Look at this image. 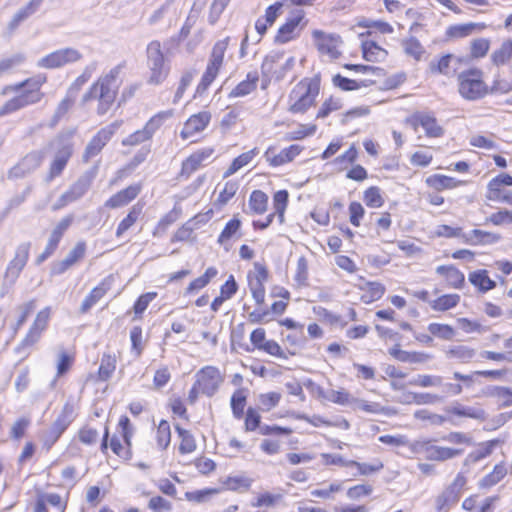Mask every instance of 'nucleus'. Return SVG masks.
Segmentation results:
<instances>
[{"label": "nucleus", "mask_w": 512, "mask_h": 512, "mask_svg": "<svg viewBox=\"0 0 512 512\" xmlns=\"http://www.w3.org/2000/svg\"><path fill=\"white\" fill-rule=\"evenodd\" d=\"M46 81L47 77L45 75L38 74L22 82L5 86L1 91L2 95H7L12 92L18 94L0 107V117L39 103L44 96L41 92V87Z\"/></svg>", "instance_id": "f257e3e1"}, {"label": "nucleus", "mask_w": 512, "mask_h": 512, "mask_svg": "<svg viewBox=\"0 0 512 512\" xmlns=\"http://www.w3.org/2000/svg\"><path fill=\"white\" fill-rule=\"evenodd\" d=\"M31 244L29 242L21 243L15 250L13 259L9 262L5 274L3 283L5 286H12L17 281L21 271L26 266L29 259Z\"/></svg>", "instance_id": "1a4fd4ad"}, {"label": "nucleus", "mask_w": 512, "mask_h": 512, "mask_svg": "<svg viewBox=\"0 0 512 512\" xmlns=\"http://www.w3.org/2000/svg\"><path fill=\"white\" fill-rule=\"evenodd\" d=\"M49 146L55 152L46 177L48 182L61 175L74 150L72 141L65 137L56 138L50 142Z\"/></svg>", "instance_id": "20e7f679"}, {"label": "nucleus", "mask_w": 512, "mask_h": 512, "mask_svg": "<svg viewBox=\"0 0 512 512\" xmlns=\"http://www.w3.org/2000/svg\"><path fill=\"white\" fill-rule=\"evenodd\" d=\"M241 227V221L237 218L231 219L224 229L222 230L221 234L218 237L217 242L220 245H224L227 241H229L240 229Z\"/></svg>", "instance_id": "6e6d98bb"}, {"label": "nucleus", "mask_w": 512, "mask_h": 512, "mask_svg": "<svg viewBox=\"0 0 512 512\" xmlns=\"http://www.w3.org/2000/svg\"><path fill=\"white\" fill-rule=\"evenodd\" d=\"M342 108V101L339 98L330 97L325 100L320 110L318 111L316 118H325L333 111H337Z\"/></svg>", "instance_id": "e2e57ef3"}, {"label": "nucleus", "mask_w": 512, "mask_h": 512, "mask_svg": "<svg viewBox=\"0 0 512 512\" xmlns=\"http://www.w3.org/2000/svg\"><path fill=\"white\" fill-rule=\"evenodd\" d=\"M176 430L181 439L179 446L180 453L187 454L193 452L196 449V443L193 435L179 426H176Z\"/></svg>", "instance_id": "49530a36"}, {"label": "nucleus", "mask_w": 512, "mask_h": 512, "mask_svg": "<svg viewBox=\"0 0 512 512\" xmlns=\"http://www.w3.org/2000/svg\"><path fill=\"white\" fill-rule=\"evenodd\" d=\"M146 55L147 65L150 70L148 82L155 85L162 83L169 73V66L165 63L160 41H151L147 45Z\"/></svg>", "instance_id": "39448f33"}, {"label": "nucleus", "mask_w": 512, "mask_h": 512, "mask_svg": "<svg viewBox=\"0 0 512 512\" xmlns=\"http://www.w3.org/2000/svg\"><path fill=\"white\" fill-rule=\"evenodd\" d=\"M76 98L70 95L69 93H66V96L64 99L58 104L54 115L52 117V123L51 125H56L59 120L64 117V115L71 109V107L74 105Z\"/></svg>", "instance_id": "3c124183"}, {"label": "nucleus", "mask_w": 512, "mask_h": 512, "mask_svg": "<svg viewBox=\"0 0 512 512\" xmlns=\"http://www.w3.org/2000/svg\"><path fill=\"white\" fill-rule=\"evenodd\" d=\"M314 44L318 51L327 55L332 59H336L340 56L338 47L341 44L340 36L336 34H328L322 30H314L312 32Z\"/></svg>", "instance_id": "f3484780"}, {"label": "nucleus", "mask_w": 512, "mask_h": 512, "mask_svg": "<svg viewBox=\"0 0 512 512\" xmlns=\"http://www.w3.org/2000/svg\"><path fill=\"white\" fill-rule=\"evenodd\" d=\"M94 69H95V66L86 67L85 70L83 71V73L79 77H77L76 80L68 88L67 93H69L73 97L77 98L79 91L90 79Z\"/></svg>", "instance_id": "603ef678"}, {"label": "nucleus", "mask_w": 512, "mask_h": 512, "mask_svg": "<svg viewBox=\"0 0 512 512\" xmlns=\"http://www.w3.org/2000/svg\"><path fill=\"white\" fill-rule=\"evenodd\" d=\"M317 126L315 124H299L297 129L285 135V140H301L307 136H312L316 132Z\"/></svg>", "instance_id": "09e8293b"}, {"label": "nucleus", "mask_w": 512, "mask_h": 512, "mask_svg": "<svg viewBox=\"0 0 512 512\" xmlns=\"http://www.w3.org/2000/svg\"><path fill=\"white\" fill-rule=\"evenodd\" d=\"M268 203V196L261 190H254L249 199V206L257 214H262L266 211Z\"/></svg>", "instance_id": "c03bdc74"}, {"label": "nucleus", "mask_w": 512, "mask_h": 512, "mask_svg": "<svg viewBox=\"0 0 512 512\" xmlns=\"http://www.w3.org/2000/svg\"><path fill=\"white\" fill-rule=\"evenodd\" d=\"M288 192L286 190L277 191L273 197L275 213L278 215L280 223L284 221V212L288 202Z\"/></svg>", "instance_id": "5fc2aeb1"}, {"label": "nucleus", "mask_w": 512, "mask_h": 512, "mask_svg": "<svg viewBox=\"0 0 512 512\" xmlns=\"http://www.w3.org/2000/svg\"><path fill=\"white\" fill-rule=\"evenodd\" d=\"M238 190V183L235 181H227L224 188L219 193L217 202L220 205H225L236 194Z\"/></svg>", "instance_id": "338daca9"}, {"label": "nucleus", "mask_w": 512, "mask_h": 512, "mask_svg": "<svg viewBox=\"0 0 512 512\" xmlns=\"http://www.w3.org/2000/svg\"><path fill=\"white\" fill-rule=\"evenodd\" d=\"M82 54L75 48L67 47L51 52L37 61L39 68L57 69L79 61Z\"/></svg>", "instance_id": "6e6552de"}, {"label": "nucleus", "mask_w": 512, "mask_h": 512, "mask_svg": "<svg viewBox=\"0 0 512 512\" xmlns=\"http://www.w3.org/2000/svg\"><path fill=\"white\" fill-rule=\"evenodd\" d=\"M44 157L45 153L43 151L28 153L8 171V178L14 180L25 177L41 165Z\"/></svg>", "instance_id": "2eb2a0df"}, {"label": "nucleus", "mask_w": 512, "mask_h": 512, "mask_svg": "<svg viewBox=\"0 0 512 512\" xmlns=\"http://www.w3.org/2000/svg\"><path fill=\"white\" fill-rule=\"evenodd\" d=\"M43 2L44 0H30L24 7L19 9L9 23L10 30H15L20 23L34 15L39 10Z\"/></svg>", "instance_id": "393cba45"}, {"label": "nucleus", "mask_w": 512, "mask_h": 512, "mask_svg": "<svg viewBox=\"0 0 512 512\" xmlns=\"http://www.w3.org/2000/svg\"><path fill=\"white\" fill-rule=\"evenodd\" d=\"M434 440H417L410 444V449L415 454H422L432 461H447L463 453V449H455L436 445Z\"/></svg>", "instance_id": "423d86ee"}, {"label": "nucleus", "mask_w": 512, "mask_h": 512, "mask_svg": "<svg viewBox=\"0 0 512 512\" xmlns=\"http://www.w3.org/2000/svg\"><path fill=\"white\" fill-rule=\"evenodd\" d=\"M219 70H220L219 67H215L210 64L207 65L206 70L201 78L200 83L198 84V87H197L198 93L204 92L210 86V84L214 81V79L218 75Z\"/></svg>", "instance_id": "052dcab7"}, {"label": "nucleus", "mask_w": 512, "mask_h": 512, "mask_svg": "<svg viewBox=\"0 0 512 512\" xmlns=\"http://www.w3.org/2000/svg\"><path fill=\"white\" fill-rule=\"evenodd\" d=\"M460 302L458 294H445L435 300L429 301L430 307L435 311L444 312L452 309Z\"/></svg>", "instance_id": "72a5a7b5"}, {"label": "nucleus", "mask_w": 512, "mask_h": 512, "mask_svg": "<svg viewBox=\"0 0 512 512\" xmlns=\"http://www.w3.org/2000/svg\"><path fill=\"white\" fill-rule=\"evenodd\" d=\"M436 272L444 275L448 284L453 288H461L465 282L464 274L454 266H439Z\"/></svg>", "instance_id": "7c9ffc66"}, {"label": "nucleus", "mask_w": 512, "mask_h": 512, "mask_svg": "<svg viewBox=\"0 0 512 512\" xmlns=\"http://www.w3.org/2000/svg\"><path fill=\"white\" fill-rule=\"evenodd\" d=\"M304 15L303 10H296L292 12L286 23L279 28L278 33L275 36V42L284 44L297 38L300 31L306 25V22H303Z\"/></svg>", "instance_id": "4468645a"}, {"label": "nucleus", "mask_w": 512, "mask_h": 512, "mask_svg": "<svg viewBox=\"0 0 512 512\" xmlns=\"http://www.w3.org/2000/svg\"><path fill=\"white\" fill-rule=\"evenodd\" d=\"M448 359H456L461 363H468L476 355V351L466 345H454L445 351Z\"/></svg>", "instance_id": "2f4dec72"}, {"label": "nucleus", "mask_w": 512, "mask_h": 512, "mask_svg": "<svg viewBox=\"0 0 512 512\" xmlns=\"http://www.w3.org/2000/svg\"><path fill=\"white\" fill-rule=\"evenodd\" d=\"M465 241L471 245H488L497 243L501 236L496 233L474 229L464 235Z\"/></svg>", "instance_id": "a878e982"}, {"label": "nucleus", "mask_w": 512, "mask_h": 512, "mask_svg": "<svg viewBox=\"0 0 512 512\" xmlns=\"http://www.w3.org/2000/svg\"><path fill=\"white\" fill-rule=\"evenodd\" d=\"M258 153L257 149L254 148L250 151H247L245 153H242L241 155H239L238 157H236L231 165L229 166V168L226 170V172L224 173V178H227L231 175H233L234 173H236L239 169H241L242 167H244L245 165L249 164L252 159L254 158V156Z\"/></svg>", "instance_id": "e433bc0d"}, {"label": "nucleus", "mask_w": 512, "mask_h": 512, "mask_svg": "<svg viewBox=\"0 0 512 512\" xmlns=\"http://www.w3.org/2000/svg\"><path fill=\"white\" fill-rule=\"evenodd\" d=\"M301 151L302 147L299 145H291L281 150L278 154H274L273 149L269 148L265 152V157L272 166H280L292 161Z\"/></svg>", "instance_id": "b1692460"}, {"label": "nucleus", "mask_w": 512, "mask_h": 512, "mask_svg": "<svg viewBox=\"0 0 512 512\" xmlns=\"http://www.w3.org/2000/svg\"><path fill=\"white\" fill-rule=\"evenodd\" d=\"M114 278L112 275L104 278L98 286L92 289L80 306L81 313H87L112 287Z\"/></svg>", "instance_id": "412c9836"}, {"label": "nucleus", "mask_w": 512, "mask_h": 512, "mask_svg": "<svg viewBox=\"0 0 512 512\" xmlns=\"http://www.w3.org/2000/svg\"><path fill=\"white\" fill-rule=\"evenodd\" d=\"M351 406L353 407L354 410L358 409L370 414H380L384 410L381 404L377 402H368L366 400L354 397Z\"/></svg>", "instance_id": "4d7b16f0"}, {"label": "nucleus", "mask_w": 512, "mask_h": 512, "mask_svg": "<svg viewBox=\"0 0 512 512\" xmlns=\"http://www.w3.org/2000/svg\"><path fill=\"white\" fill-rule=\"evenodd\" d=\"M195 377V382L200 387L201 394L208 397L213 396L224 381L220 370L215 366L203 367L196 373Z\"/></svg>", "instance_id": "9b49d317"}, {"label": "nucleus", "mask_w": 512, "mask_h": 512, "mask_svg": "<svg viewBox=\"0 0 512 512\" xmlns=\"http://www.w3.org/2000/svg\"><path fill=\"white\" fill-rule=\"evenodd\" d=\"M407 122L417 130L423 128L428 138H440L444 135L445 129L438 123L436 117L429 112H415L407 119Z\"/></svg>", "instance_id": "ddd939ff"}, {"label": "nucleus", "mask_w": 512, "mask_h": 512, "mask_svg": "<svg viewBox=\"0 0 512 512\" xmlns=\"http://www.w3.org/2000/svg\"><path fill=\"white\" fill-rule=\"evenodd\" d=\"M211 120V115L207 111H202L192 115L184 124L180 136L183 140L192 138L194 135L202 132Z\"/></svg>", "instance_id": "aec40b11"}, {"label": "nucleus", "mask_w": 512, "mask_h": 512, "mask_svg": "<svg viewBox=\"0 0 512 512\" xmlns=\"http://www.w3.org/2000/svg\"><path fill=\"white\" fill-rule=\"evenodd\" d=\"M459 93L468 100H477L487 94V86L482 80V72L469 70L459 75Z\"/></svg>", "instance_id": "0eeeda50"}, {"label": "nucleus", "mask_w": 512, "mask_h": 512, "mask_svg": "<svg viewBox=\"0 0 512 512\" xmlns=\"http://www.w3.org/2000/svg\"><path fill=\"white\" fill-rule=\"evenodd\" d=\"M484 26L477 23H468L452 26L448 29V35L455 38H462L470 35L476 28H483Z\"/></svg>", "instance_id": "bf43d9fd"}, {"label": "nucleus", "mask_w": 512, "mask_h": 512, "mask_svg": "<svg viewBox=\"0 0 512 512\" xmlns=\"http://www.w3.org/2000/svg\"><path fill=\"white\" fill-rule=\"evenodd\" d=\"M141 191L139 184L130 185L127 188L117 192L105 202V207L110 209L119 208L127 205L134 200Z\"/></svg>", "instance_id": "5701e85b"}, {"label": "nucleus", "mask_w": 512, "mask_h": 512, "mask_svg": "<svg viewBox=\"0 0 512 512\" xmlns=\"http://www.w3.org/2000/svg\"><path fill=\"white\" fill-rule=\"evenodd\" d=\"M459 62V59L452 55L446 54L442 56L437 62H430V70L432 73H440L444 75H450L456 71V66Z\"/></svg>", "instance_id": "bb28decb"}, {"label": "nucleus", "mask_w": 512, "mask_h": 512, "mask_svg": "<svg viewBox=\"0 0 512 512\" xmlns=\"http://www.w3.org/2000/svg\"><path fill=\"white\" fill-rule=\"evenodd\" d=\"M495 226L512 223V211L503 209L498 212L492 213L486 220Z\"/></svg>", "instance_id": "774afa93"}, {"label": "nucleus", "mask_w": 512, "mask_h": 512, "mask_svg": "<svg viewBox=\"0 0 512 512\" xmlns=\"http://www.w3.org/2000/svg\"><path fill=\"white\" fill-rule=\"evenodd\" d=\"M410 384L421 387L441 386L443 379L436 375H418L417 378L410 381Z\"/></svg>", "instance_id": "69168bd1"}, {"label": "nucleus", "mask_w": 512, "mask_h": 512, "mask_svg": "<svg viewBox=\"0 0 512 512\" xmlns=\"http://www.w3.org/2000/svg\"><path fill=\"white\" fill-rule=\"evenodd\" d=\"M213 154L214 149L211 147H205L200 150H197L196 152L191 154L186 160L183 161L181 174L190 176L200 167L210 163Z\"/></svg>", "instance_id": "6ab92c4d"}, {"label": "nucleus", "mask_w": 512, "mask_h": 512, "mask_svg": "<svg viewBox=\"0 0 512 512\" xmlns=\"http://www.w3.org/2000/svg\"><path fill=\"white\" fill-rule=\"evenodd\" d=\"M327 400L339 404V405H352L353 396H351L344 389L342 390H330L326 394L320 393Z\"/></svg>", "instance_id": "864d4df0"}, {"label": "nucleus", "mask_w": 512, "mask_h": 512, "mask_svg": "<svg viewBox=\"0 0 512 512\" xmlns=\"http://www.w3.org/2000/svg\"><path fill=\"white\" fill-rule=\"evenodd\" d=\"M402 46L406 55L419 61L425 53V49L417 38L411 36L402 41Z\"/></svg>", "instance_id": "ea45409f"}, {"label": "nucleus", "mask_w": 512, "mask_h": 512, "mask_svg": "<svg viewBox=\"0 0 512 512\" xmlns=\"http://www.w3.org/2000/svg\"><path fill=\"white\" fill-rule=\"evenodd\" d=\"M72 413V407L66 404L46 434L45 445L48 448H50L68 428L72 422Z\"/></svg>", "instance_id": "a211bd4d"}, {"label": "nucleus", "mask_w": 512, "mask_h": 512, "mask_svg": "<svg viewBox=\"0 0 512 512\" xmlns=\"http://www.w3.org/2000/svg\"><path fill=\"white\" fill-rule=\"evenodd\" d=\"M362 51L364 59L370 62L378 61L379 56L385 53V51L382 48H380L374 42L370 41L363 43Z\"/></svg>", "instance_id": "680f3d73"}, {"label": "nucleus", "mask_w": 512, "mask_h": 512, "mask_svg": "<svg viewBox=\"0 0 512 512\" xmlns=\"http://www.w3.org/2000/svg\"><path fill=\"white\" fill-rule=\"evenodd\" d=\"M464 483L465 482H453L437 497L436 508L438 512H447L449 507L459 500L463 491Z\"/></svg>", "instance_id": "4be33fe9"}, {"label": "nucleus", "mask_w": 512, "mask_h": 512, "mask_svg": "<svg viewBox=\"0 0 512 512\" xmlns=\"http://www.w3.org/2000/svg\"><path fill=\"white\" fill-rule=\"evenodd\" d=\"M116 369V358L111 354H104L98 370V377L102 381L108 380Z\"/></svg>", "instance_id": "37998d69"}, {"label": "nucleus", "mask_w": 512, "mask_h": 512, "mask_svg": "<svg viewBox=\"0 0 512 512\" xmlns=\"http://www.w3.org/2000/svg\"><path fill=\"white\" fill-rule=\"evenodd\" d=\"M259 80L258 73L249 72L245 80L241 81L230 93L232 97H243L250 94L257 87Z\"/></svg>", "instance_id": "c85d7f7f"}, {"label": "nucleus", "mask_w": 512, "mask_h": 512, "mask_svg": "<svg viewBox=\"0 0 512 512\" xmlns=\"http://www.w3.org/2000/svg\"><path fill=\"white\" fill-rule=\"evenodd\" d=\"M142 208L134 205L128 212L127 216L118 224L116 229V237H121L128 231L139 219Z\"/></svg>", "instance_id": "f704fd0d"}, {"label": "nucleus", "mask_w": 512, "mask_h": 512, "mask_svg": "<svg viewBox=\"0 0 512 512\" xmlns=\"http://www.w3.org/2000/svg\"><path fill=\"white\" fill-rule=\"evenodd\" d=\"M221 489L216 488H206L202 490L186 492V498L190 501H195L198 503L207 501L211 496L218 494Z\"/></svg>", "instance_id": "0e129e2a"}, {"label": "nucleus", "mask_w": 512, "mask_h": 512, "mask_svg": "<svg viewBox=\"0 0 512 512\" xmlns=\"http://www.w3.org/2000/svg\"><path fill=\"white\" fill-rule=\"evenodd\" d=\"M512 58V40L502 43L501 47L491 54L492 62L497 65H504Z\"/></svg>", "instance_id": "79ce46f5"}, {"label": "nucleus", "mask_w": 512, "mask_h": 512, "mask_svg": "<svg viewBox=\"0 0 512 512\" xmlns=\"http://www.w3.org/2000/svg\"><path fill=\"white\" fill-rule=\"evenodd\" d=\"M122 65L113 67L107 74L101 76L91 88L83 95V104L90 100L97 99V113L104 115L114 103L120 87L119 75Z\"/></svg>", "instance_id": "f03ea898"}, {"label": "nucleus", "mask_w": 512, "mask_h": 512, "mask_svg": "<svg viewBox=\"0 0 512 512\" xmlns=\"http://www.w3.org/2000/svg\"><path fill=\"white\" fill-rule=\"evenodd\" d=\"M332 82L334 86L340 88L343 91H353L363 87H369L376 83L375 80L365 79V80H353L346 77L341 76L340 74L335 75L332 78Z\"/></svg>", "instance_id": "cd10ccee"}, {"label": "nucleus", "mask_w": 512, "mask_h": 512, "mask_svg": "<svg viewBox=\"0 0 512 512\" xmlns=\"http://www.w3.org/2000/svg\"><path fill=\"white\" fill-rule=\"evenodd\" d=\"M451 412L457 416L469 417L481 421L486 419L485 411L479 407H465L457 405L452 408Z\"/></svg>", "instance_id": "a18cd8bd"}, {"label": "nucleus", "mask_w": 512, "mask_h": 512, "mask_svg": "<svg viewBox=\"0 0 512 512\" xmlns=\"http://www.w3.org/2000/svg\"><path fill=\"white\" fill-rule=\"evenodd\" d=\"M173 116V110L162 111L154 115L143 127L148 135L152 138L154 133L162 126L165 120Z\"/></svg>", "instance_id": "a19ab883"}, {"label": "nucleus", "mask_w": 512, "mask_h": 512, "mask_svg": "<svg viewBox=\"0 0 512 512\" xmlns=\"http://www.w3.org/2000/svg\"><path fill=\"white\" fill-rule=\"evenodd\" d=\"M91 186V178L84 175L77 179L69 189L64 192L57 202L53 205V210H59L66 205L73 203L82 198Z\"/></svg>", "instance_id": "dca6fc26"}, {"label": "nucleus", "mask_w": 512, "mask_h": 512, "mask_svg": "<svg viewBox=\"0 0 512 512\" xmlns=\"http://www.w3.org/2000/svg\"><path fill=\"white\" fill-rule=\"evenodd\" d=\"M469 281L481 292H487L495 288L496 283L488 276L485 269L477 270L469 274Z\"/></svg>", "instance_id": "c756f323"}, {"label": "nucleus", "mask_w": 512, "mask_h": 512, "mask_svg": "<svg viewBox=\"0 0 512 512\" xmlns=\"http://www.w3.org/2000/svg\"><path fill=\"white\" fill-rule=\"evenodd\" d=\"M218 271L214 267H209L206 269L205 273L194 279L186 288L185 294H192L205 286L217 275Z\"/></svg>", "instance_id": "c9c22d12"}, {"label": "nucleus", "mask_w": 512, "mask_h": 512, "mask_svg": "<svg viewBox=\"0 0 512 512\" xmlns=\"http://www.w3.org/2000/svg\"><path fill=\"white\" fill-rule=\"evenodd\" d=\"M157 445L161 450H165L171 441L170 425L166 420H161L156 432Z\"/></svg>", "instance_id": "de8ad7c7"}, {"label": "nucleus", "mask_w": 512, "mask_h": 512, "mask_svg": "<svg viewBox=\"0 0 512 512\" xmlns=\"http://www.w3.org/2000/svg\"><path fill=\"white\" fill-rule=\"evenodd\" d=\"M428 331L433 336L443 340H451L455 335L453 327L448 324L430 323L428 325Z\"/></svg>", "instance_id": "8fccbe9b"}, {"label": "nucleus", "mask_w": 512, "mask_h": 512, "mask_svg": "<svg viewBox=\"0 0 512 512\" xmlns=\"http://www.w3.org/2000/svg\"><path fill=\"white\" fill-rule=\"evenodd\" d=\"M51 317V308L45 307L40 310L32 325L30 326L26 336L21 344L17 347V351L24 350L35 345L40 339L43 332L47 329Z\"/></svg>", "instance_id": "f8f14e48"}, {"label": "nucleus", "mask_w": 512, "mask_h": 512, "mask_svg": "<svg viewBox=\"0 0 512 512\" xmlns=\"http://www.w3.org/2000/svg\"><path fill=\"white\" fill-rule=\"evenodd\" d=\"M364 202L367 206L372 208H379L384 204V199L381 195L380 189L376 186L368 188L364 192Z\"/></svg>", "instance_id": "13d9d810"}, {"label": "nucleus", "mask_w": 512, "mask_h": 512, "mask_svg": "<svg viewBox=\"0 0 512 512\" xmlns=\"http://www.w3.org/2000/svg\"><path fill=\"white\" fill-rule=\"evenodd\" d=\"M426 182L430 187L436 190L452 189L460 184V181L444 175L430 176L427 178Z\"/></svg>", "instance_id": "58836bf2"}, {"label": "nucleus", "mask_w": 512, "mask_h": 512, "mask_svg": "<svg viewBox=\"0 0 512 512\" xmlns=\"http://www.w3.org/2000/svg\"><path fill=\"white\" fill-rule=\"evenodd\" d=\"M320 91V80L317 77L304 78L298 82L289 94V111L293 114H304L312 107Z\"/></svg>", "instance_id": "7ed1b4c3"}, {"label": "nucleus", "mask_w": 512, "mask_h": 512, "mask_svg": "<svg viewBox=\"0 0 512 512\" xmlns=\"http://www.w3.org/2000/svg\"><path fill=\"white\" fill-rule=\"evenodd\" d=\"M123 121L117 120L108 126L100 129L97 134L87 144L83 153V161L89 162L90 159L97 156L103 147L109 142L115 132L121 127Z\"/></svg>", "instance_id": "9d476101"}, {"label": "nucleus", "mask_w": 512, "mask_h": 512, "mask_svg": "<svg viewBox=\"0 0 512 512\" xmlns=\"http://www.w3.org/2000/svg\"><path fill=\"white\" fill-rule=\"evenodd\" d=\"M229 40L230 38L226 37L215 43V45L212 48L208 64L221 68L223 64L224 54L229 44Z\"/></svg>", "instance_id": "4c0bfd02"}, {"label": "nucleus", "mask_w": 512, "mask_h": 512, "mask_svg": "<svg viewBox=\"0 0 512 512\" xmlns=\"http://www.w3.org/2000/svg\"><path fill=\"white\" fill-rule=\"evenodd\" d=\"M499 443V440L493 439L479 444L478 448L467 456L465 464L475 463L490 455Z\"/></svg>", "instance_id": "473e14b6"}]
</instances>
